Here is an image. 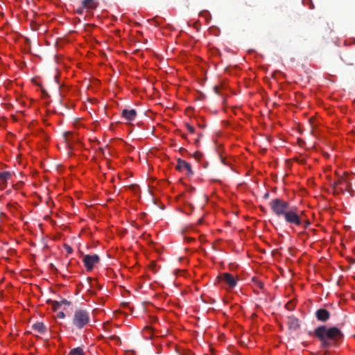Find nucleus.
<instances>
[{"mask_svg":"<svg viewBox=\"0 0 355 355\" xmlns=\"http://www.w3.org/2000/svg\"><path fill=\"white\" fill-rule=\"evenodd\" d=\"M314 336L321 341L323 347H328L331 342H336L343 337V333L338 328L336 327L327 328L324 325L317 327L314 331Z\"/></svg>","mask_w":355,"mask_h":355,"instance_id":"1","label":"nucleus"},{"mask_svg":"<svg viewBox=\"0 0 355 355\" xmlns=\"http://www.w3.org/2000/svg\"><path fill=\"white\" fill-rule=\"evenodd\" d=\"M90 321L89 312L83 309H78L75 311L72 324L78 329H81L87 326Z\"/></svg>","mask_w":355,"mask_h":355,"instance_id":"2","label":"nucleus"},{"mask_svg":"<svg viewBox=\"0 0 355 355\" xmlns=\"http://www.w3.org/2000/svg\"><path fill=\"white\" fill-rule=\"evenodd\" d=\"M270 205L272 211L278 216H284L290 209L288 203L279 198L273 199Z\"/></svg>","mask_w":355,"mask_h":355,"instance_id":"3","label":"nucleus"},{"mask_svg":"<svg viewBox=\"0 0 355 355\" xmlns=\"http://www.w3.org/2000/svg\"><path fill=\"white\" fill-rule=\"evenodd\" d=\"M99 260V257L97 254H87L85 255L83 259V261L87 271H91L93 269L94 264L98 263Z\"/></svg>","mask_w":355,"mask_h":355,"instance_id":"4","label":"nucleus"},{"mask_svg":"<svg viewBox=\"0 0 355 355\" xmlns=\"http://www.w3.org/2000/svg\"><path fill=\"white\" fill-rule=\"evenodd\" d=\"M177 165L175 166V168L179 171H187V175H193V171L191 169V166L189 163L186 162L185 160H183L180 158L178 159L177 160Z\"/></svg>","mask_w":355,"mask_h":355,"instance_id":"5","label":"nucleus"},{"mask_svg":"<svg viewBox=\"0 0 355 355\" xmlns=\"http://www.w3.org/2000/svg\"><path fill=\"white\" fill-rule=\"evenodd\" d=\"M283 216L284 217L286 221L288 223L295 225L301 224V219L299 216L291 209L286 211V213Z\"/></svg>","mask_w":355,"mask_h":355,"instance_id":"6","label":"nucleus"},{"mask_svg":"<svg viewBox=\"0 0 355 355\" xmlns=\"http://www.w3.org/2000/svg\"><path fill=\"white\" fill-rule=\"evenodd\" d=\"M221 281L224 282L229 287V288H233L236 286L237 282L234 277L228 272L223 273L221 276H219Z\"/></svg>","mask_w":355,"mask_h":355,"instance_id":"7","label":"nucleus"},{"mask_svg":"<svg viewBox=\"0 0 355 355\" xmlns=\"http://www.w3.org/2000/svg\"><path fill=\"white\" fill-rule=\"evenodd\" d=\"M315 316L318 321L324 322L329 319L330 313L326 309L320 308L315 311Z\"/></svg>","mask_w":355,"mask_h":355,"instance_id":"8","label":"nucleus"},{"mask_svg":"<svg viewBox=\"0 0 355 355\" xmlns=\"http://www.w3.org/2000/svg\"><path fill=\"white\" fill-rule=\"evenodd\" d=\"M121 115L127 121H133L137 116V112L134 109L128 110L124 109L122 110Z\"/></svg>","mask_w":355,"mask_h":355,"instance_id":"9","label":"nucleus"},{"mask_svg":"<svg viewBox=\"0 0 355 355\" xmlns=\"http://www.w3.org/2000/svg\"><path fill=\"white\" fill-rule=\"evenodd\" d=\"M343 184H345V182L343 178H338L331 183L335 193L343 191V187H339L340 185L342 186Z\"/></svg>","mask_w":355,"mask_h":355,"instance_id":"10","label":"nucleus"},{"mask_svg":"<svg viewBox=\"0 0 355 355\" xmlns=\"http://www.w3.org/2000/svg\"><path fill=\"white\" fill-rule=\"evenodd\" d=\"M12 176V174L9 171H4L0 173V182L2 186V189L5 188L7 185V180H9Z\"/></svg>","mask_w":355,"mask_h":355,"instance_id":"11","label":"nucleus"},{"mask_svg":"<svg viewBox=\"0 0 355 355\" xmlns=\"http://www.w3.org/2000/svg\"><path fill=\"white\" fill-rule=\"evenodd\" d=\"M83 8L87 9H95L98 6L96 0H83L82 2Z\"/></svg>","mask_w":355,"mask_h":355,"instance_id":"12","label":"nucleus"},{"mask_svg":"<svg viewBox=\"0 0 355 355\" xmlns=\"http://www.w3.org/2000/svg\"><path fill=\"white\" fill-rule=\"evenodd\" d=\"M32 329L40 334H44L46 331V327L43 322H37L33 324Z\"/></svg>","mask_w":355,"mask_h":355,"instance_id":"13","label":"nucleus"},{"mask_svg":"<svg viewBox=\"0 0 355 355\" xmlns=\"http://www.w3.org/2000/svg\"><path fill=\"white\" fill-rule=\"evenodd\" d=\"M287 324L291 329L295 330L299 327V320L292 316L288 318Z\"/></svg>","mask_w":355,"mask_h":355,"instance_id":"14","label":"nucleus"},{"mask_svg":"<svg viewBox=\"0 0 355 355\" xmlns=\"http://www.w3.org/2000/svg\"><path fill=\"white\" fill-rule=\"evenodd\" d=\"M68 355H84V352L81 347H76L71 349Z\"/></svg>","mask_w":355,"mask_h":355,"instance_id":"15","label":"nucleus"},{"mask_svg":"<svg viewBox=\"0 0 355 355\" xmlns=\"http://www.w3.org/2000/svg\"><path fill=\"white\" fill-rule=\"evenodd\" d=\"M311 132H312V136H314L315 138L319 139L320 133H319V131L318 130V129L316 128H315V122L313 121V116H312V130H311Z\"/></svg>","mask_w":355,"mask_h":355,"instance_id":"16","label":"nucleus"},{"mask_svg":"<svg viewBox=\"0 0 355 355\" xmlns=\"http://www.w3.org/2000/svg\"><path fill=\"white\" fill-rule=\"evenodd\" d=\"M51 302L52 304V308L55 311L58 310L61 306V304L58 301H51Z\"/></svg>","mask_w":355,"mask_h":355,"instance_id":"17","label":"nucleus"},{"mask_svg":"<svg viewBox=\"0 0 355 355\" xmlns=\"http://www.w3.org/2000/svg\"><path fill=\"white\" fill-rule=\"evenodd\" d=\"M63 248L66 250L67 254H71L73 252V248L70 245H69L68 244L64 243L63 245Z\"/></svg>","mask_w":355,"mask_h":355,"instance_id":"18","label":"nucleus"},{"mask_svg":"<svg viewBox=\"0 0 355 355\" xmlns=\"http://www.w3.org/2000/svg\"><path fill=\"white\" fill-rule=\"evenodd\" d=\"M285 306L289 311H291V310H293L294 309V304H293V303L291 301L287 302Z\"/></svg>","mask_w":355,"mask_h":355,"instance_id":"19","label":"nucleus"},{"mask_svg":"<svg viewBox=\"0 0 355 355\" xmlns=\"http://www.w3.org/2000/svg\"><path fill=\"white\" fill-rule=\"evenodd\" d=\"M193 157H194V158H195L196 159H197V160H200V159H201V158H202V154L200 152L197 151V152L194 153V154H193Z\"/></svg>","mask_w":355,"mask_h":355,"instance_id":"20","label":"nucleus"},{"mask_svg":"<svg viewBox=\"0 0 355 355\" xmlns=\"http://www.w3.org/2000/svg\"><path fill=\"white\" fill-rule=\"evenodd\" d=\"M185 125H186L187 129L189 131V132H191V133L195 132V128L192 125H191L189 123H186Z\"/></svg>","mask_w":355,"mask_h":355,"instance_id":"21","label":"nucleus"},{"mask_svg":"<svg viewBox=\"0 0 355 355\" xmlns=\"http://www.w3.org/2000/svg\"><path fill=\"white\" fill-rule=\"evenodd\" d=\"M64 138H65L66 141H69V140L71 139V137L73 135H72V133H71V132H68L64 133Z\"/></svg>","mask_w":355,"mask_h":355,"instance_id":"22","label":"nucleus"},{"mask_svg":"<svg viewBox=\"0 0 355 355\" xmlns=\"http://www.w3.org/2000/svg\"><path fill=\"white\" fill-rule=\"evenodd\" d=\"M304 228H307L310 225V222L308 220H305L304 222L301 221V224Z\"/></svg>","mask_w":355,"mask_h":355,"instance_id":"23","label":"nucleus"},{"mask_svg":"<svg viewBox=\"0 0 355 355\" xmlns=\"http://www.w3.org/2000/svg\"><path fill=\"white\" fill-rule=\"evenodd\" d=\"M60 302L61 305L62 304H65V305L69 306V305L71 304V302L67 300L66 299L62 300L61 301H60Z\"/></svg>","mask_w":355,"mask_h":355,"instance_id":"24","label":"nucleus"},{"mask_svg":"<svg viewBox=\"0 0 355 355\" xmlns=\"http://www.w3.org/2000/svg\"><path fill=\"white\" fill-rule=\"evenodd\" d=\"M57 317L58 318H64L65 317V314L63 311H60L58 313Z\"/></svg>","mask_w":355,"mask_h":355,"instance_id":"25","label":"nucleus"},{"mask_svg":"<svg viewBox=\"0 0 355 355\" xmlns=\"http://www.w3.org/2000/svg\"><path fill=\"white\" fill-rule=\"evenodd\" d=\"M297 161L302 164L306 163V160L303 157L297 158Z\"/></svg>","mask_w":355,"mask_h":355,"instance_id":"26","label":"nucleus"},{"mask_svg":"<svg viewBox=\"0 0 355 355\" xmlns=\"http://www.w3.org/2000/svg\"><path fill=\"white\" fill-rule=\"evenodd\" d=\"M149 21H153L154 22V25L155 26H159L160 25V24L157 21L156 17H154V18L150 19Z\"/></svg>","mask_w":355,"mask_h":355,"instance_id":"27","label":"nucleus"},{"mask_svg":"<svg viewBox=\"0 0 355 355\" xmlns=\"http://www.w3.org/2000/svg\"><path fill=\"white\" fill-rule=\"evenodd\" d=\"M302 2L304 5H307L311 7V0H303Z\"/></svg>","mask_w":355,"mask_h":355,"instance_id":"28","label":"nucleus"},{"mask_svg":"<svg viewBox=\"0 0 355 355\" xmlns=\"http://www.w3.org/2000/svg\"><path fill=\"white\" fill-rule=\"evenodd\" d=\"M83 8H83V6L82 8H78V9L76 10V12H77L78 14H79V15H82V14H83Z\"/></svg>","mask_w":355,"mask_h":355,"instance_id":"29","label":"nucleus"},{"mask_svg":"<svg viewBox=\"0 0 355 355\" xmlns=\"http://www.w3.org/2000/svg\"><path fill=\"white\" fill-rule=\"evenodd\" d=\"M214 92H215L216 94H219V89H219L218 86H217V85L214 86Z\"/></svg>","mask_w":355,"mask_h":355,"instance_id":"30","label":"nucleus"},{"mask_svg":"<svg viewBox=\"0 0 355 355\" xmlns=\"http://www.w3.org/2000/svg\"><path fill=\"white\" fill-rule=\"evenodd\" d=\"M258 287H259V288H261H261H263V282H258Z\"/></svg>","mask_w":355,"mask_h":355,"instance_id":"31","label":"nucleus"},{"mask_svg":"<svg viewBox=\"0 0 355 355\" xmlns=\"http://www.w3.org/2000/svg\"><path fill=\"white\" fill-rule=\"evenodd\" d=\"M298 143H299L300 146H302V145L304 144V141L302 139H298Z\"/></svg>","mask_w":355,"mask_h":355,"instance_id":"32","label":"nucleus"},{"mask_svg":"<svg viewBox=\"0 0 355 355\" xmlns=\"http://www.w3.org/2000/svg\"><path fill=\"white\" fill-rule=\"evenodd\" d=\"M187 240L188 242H191V241H194L195 239L194 238H191V237H188V238H187Z\"/></svg>","mask_w":355,"mask_h":355,"instance_id":"33","label":"nucleus"},{"mask_svg":"<svg viewBox=\"0 0 355 355\" xmlns=\"http://www.w3.org/2000/svg\"><path fill=\"white\" fill-rule=\"evenodd\" d=\"M349 263H355V259H353V258H350V259H349Z\"/></svg>","mask_w":355,"mask_h":355,"instance_id":"34","label":"nucleus"},{"mask_svg":"<svg viewBox=\"0 0 355 355\" xmlns=\"http://www.w3.org/2000/svg\"><path fill=\"white\" fill-rule=\"evenodd\" d=\"M315 145V143L314 144V145H313V146H312V147H311V149H312V150H313V148L317 149Z\"/></svg>","mask_w":355,"mask_h":355,"instance_id":"35","label":"nucleus"},{"mask_svg":"<svg viewBox=\"0 0 355 355\" xmlns=\"http://www.w3.org/2000/svg\"><path fill=\"white\" fill-rule=\"evenodd\" d=\"M198 142H199V139H196L195 140V144H197V143H198Z\"/></svg>","mask_w":355,"mask_h":355,"instance_id":"36","label":"nucleus"},{"mask_svg":"<svg viewBox=\"0 0 355 355\" xmlns=\"http://www.w3.org/2000/svg\"><path fill=\"white\" fill-rule=\"evenodd\" d=\"M311 6H312V8H314V6H313V3L311 4Z\"/></svg>","mask_w":355,"mask_h":355,"instance_id":"37","label":"nucleus"}]
</instances>
